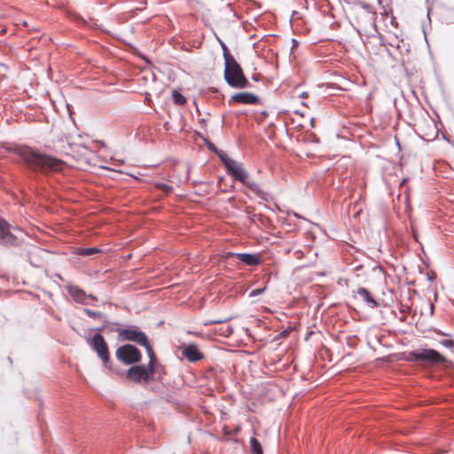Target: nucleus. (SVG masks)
Instances as JSON below:
<instances>
[{
  "label": "nucleus",
  "instance_id": "052dcab7",
  "mask_svg": "<svg viewBox=\"0 0 454 454\" xmlns=\"http://www.w3.org/2000/svg\"><path fill=\"white\" fill-rule=\"evenodd\" d=\"M275 124L273 122H270L268 125V129L274 128Z\"/></svg>",
  "mask_w": 454,
  "mask_h": 454
},
{
  "label": "nucleus",
  "instance_id": "4be33fe9",
  "mask_svg": "<svg viewBox=\"0 0 454 454\" xmlns=\"http://www.w3.org/2000/svg\"><path fill=\"white\" fill-rule=\"evenodd\" d=\"M155 187L159 191L163 192L165 195H168V194H170L174 191L173 186H171V185H169L168 184L162 183V182L155 183Z\"/></svg>",
  "mask_w": 454,
  "mask_h": 454
},
{
  "label": "nucleus",
  "instance_id": "6e6d98bb",
  "mask_svg": "<svg viewBox=\"0 0 454 454\" xmlns=\"http://www.w3.org/2000/svg\"><path fill=\"white\" fill-rule=\"evenodd\" d=\"M306 97H308V92H302V93L300 95V98H306Z\"/></svg>",
  "mask_w": 454,
  "mask_h": 454
},
{
  "label": "nucleus",
  "instance_id": "20e7f679",
  "mask_svg": "<svg viewBox=\"0 0 454 454\" xmlns=\"http://www.w3.org/2000/svg\"><path fill=\"white\" fill-rule=\"evenodd\" d=\"M115 358L124 365L130 366L142 361L141 350L133 343H123L115 350Z\"/></svg>",
  "mask_w": 454,
  "mask_h": 454
},
{
  "label": "nucleus",
  "instance_id": "5701e85b",
  "mask_svg": "<svg viewBox=\"0 0 454 454\" xmlns=\"http://www.w3.org/2000/svg\"><path fill=\"white\" fill-rule=\"evenodd\" d=\"M101 321L102 325L100 326L91 329L92 331H95V333L102 334V333L106 332V329H107L110 325H114L113 323H111V320H109L108 317H106V319H101Z\"/></svg>",
  "mask_w": 454,
  "mask_h": 454
},
{
  "label": "nucleus",
  "instance_id": "864d4df0",
  "mask_svg": "<svg viewBox=\"0 0 454 454\" xmlns=\"http://www.w3.org/2000/svg\"><path fill=\"white\" fill-rule=\"evenodd\" d=\"M101 147H106V143L103 140L98 141Z\"/></svg>",
  "mask_w": 454,
  "mask_h": 454
},
{
  "label": "nucleus",
  "instance_id": "49530a36",
  "mask_svg": "<svg viewBox=\"0 0 454 454\" xmlns=\"http://www.w3.org/2000/svg\"><path fill=\"white\" fill-rule=\"evenodd\" d=\"M383 1H384V0H378V4H379V5H380V6H381V8L386 12V7H385V5H384V4H383Z\"/></svg>",
  "mask_w": 454,
  "mask_h": 454
},
{
  "label": "nucleus",
  "instance_id": "72a5a7b5",
  "mask_svg": "<svg viewBox=\"0 0 454 454\" xmlns=\"http://www.w3.org/2000/svg\"><path fill=\"white\" fill-rule=\"evenodd\" d=\"M223 431L225 436L223 438H221L220 441L226 442V441L231 440L229 438V435L231 434V430H229L226 427H223Z\"/></svg>",
  "mask_w": 454,
  "mask_h": 454
},
{
  "label": "nucleus",
  "instance_id": "a18cd8bd",
  "mask_svg": "<svg viewBox=\"0 0 454 454\" xmlns=\"http://www.w3.org/2000/svg\"><path fill=\"white\" fill-rule=\"evenodd\" d=\"M435 279V277L430 274H427V280L433 282Z\"/></svg>",
  "mask_w": 454,
  "mask_h": 454
},
{
  "label": "nucleus",
  "instance_id": "603ef678",
  "mask_svg": "<svg viewBox=\"0 0 454 454\" xmlns=\"http://www.w3.org/2000/svg\"><path fill=\"white\" fill-rule=\"evenodd\" d=\"M252 80L254 81V82H259L260 79H259V77L256 74H254L252 76Z\"/></svg>",
  "mask_w": 454,
  "mask_h": 454
},
{
  "label": "nucleus",
  "instance_id": "13d9d810",
  "mask_svg": "<svg viewBox=\"0 0 454 454\" xmlns=\"http://www.w3.org/2000/svg\"><path fill=\"white\" fill-rule=\"evenodd\" d=\"M442 139L450 142V140L447 138V137H446V135L444 133L442 134Z\"/></svg>",
  "mask_w": 454,
  "mask_h": 454
},
{
  "label": "nucleus",
  "instance_id": "423d86ee",
  "mask_svg": "<svg viewBox=\"0 0 454 454\" xmlns=\"http://www.w3.org/2000/svg\"><path fill=\"white\" fill-rule=\"evenodd\" d=\"M409 359L414 362H427L434 365H443L448 363L447 358L442 354L430 348L409 352Z\"/></svg>",
  "mask_w": 454,
  "mask_h": 454
},
{
  "label": "nucleus",
  "instance_id": "393cba45",
  "mask_svg": "<svg viewBox=\"0 0 454 454\" xmlns=\"http://www.w3.org/2000/svg\"><path fill=\"white\" fill-rule=\"evenodd\" d=\"M243 211L247 215V216L248 217L249 222L251 223H255V218H256V215L257 214L254 213V208L252 207H245V209Z\"/></svg>",
  "mask_w": 454,
  "mask_h": 454
},
{
  "label": "nucleus",
  "instance_id": "4468645a",
  "mask_svg": "<svg viewBox=\"0 0 454 454\" xmlns=\"http://www.w3.org/2000/svg\"><path fill=\"white\" fill-rule=\"evenodd\" d=\"M356 294L358 295H360L364 301L368 305L370 306L371 308L372 309H376V308H379L380 306V303L379 301H377L372 294V293L369 291V289H367L366 287H364V286H360L357 291H356Z\"/></svg>",
  "mask_w": 454,
  "mask_h": 454
},
{
  "label": "nucleus",
  "instance_id": "2eb2a0df",
  "mask_svg": "<svg viewBox=\"0 0 454 454\" xmlns=\"http://www.w3.org/2000/svg\"><path fill=\"white\" fill-rule=\"evenodd\" d=\"M68 294L76 301H82L83 298H87V294L83 289L75 285H69L66 287Z\"/></svg>",
  "mask_w": 454,
  "mask_h": 454
},
{
  "label": "nucleus",
  "instance_id": "ddd939ff",
  "mask_svg": "<svg viewBox=\"0 0 454 454\" xmlns=\"http://www.w3.org/2000/svg\"><path fill=\"white\" fill-rule=\"evenodd\" d=\"M148 373L150 377V382H162L163 377L167 374V371L165 366L161 364L160 361L153 364L151 369H148Z\"/></svg>",
  "mask_w": 454,
  "mask_h": 454
},
{
  "label": "nucleus",
  "instance_id": "680f3d73",
  "mask_svg": "<svg viewBox=\"0 0 454 454\" xmlns=\"http://www.w3.org/2000/svg\"><path fill=\"white\" fill-rule=\"evenodd\" d=\"M101 168H102L103 169H106V170H114L112 168L106 167V166H102Z\"/></svg>",
  "mask_w": 454,
  "mask_h": 454
},
{
  "label": "nucleus",
  "instance_id": "e2e57ef3",
  "mask_svg": "<svg viewBox=\"0 0 454 454\" xmlns=\"http://www.w3.org/2000/svg\"><path fill=\"white\" fill-rule=\"evenodd\" d=\"M7 361L10 364H12V359L10 356L7 357Z\"/></svg>",
  "mask_w": 454,
  "mask_h": 454
},
{
  "label": "nucleus",
  "instance_id": "ea45409f",
  "mask_svg": "<svg viewBox=\"0 0 454 454\" xmlns=\"http://www.w3.org/2000/svg\"><path fill=\"white\" fill-rule=\"evenodd\" d=\"M427 305L428 306L429 308V311H430V316H432L434 314V305L432 302H430L429 301H427Z\"/></svg>",
  "mask_w": 454,
  "mask_h": 454
},
{
  "label": "nucleus",
  "instance_id": "f03ea898",
  "mask_svg": "<svg viewBox=\"0 0 454 454\" xmlns=\"http://www.w3.org/2000/svg\"><path fill=\"white\" fill-rule=\"evenodd\" d=\"M15 153L25 170L33 178H37L40 174L55 167L57 162L56 158L43 154L30 147H19Z\"/></svg>",
  "mask_w": 454,
  "mask_h": 454
},
{
  "label": "nucleus",
  "instance_id": "bb28decb",
  "mask_svg": "<svg viewBox=\"0 0 454 454\" xmlns=\"http://www.w3.org/2000/svg\"><path fill=\"white\" fill-rule=\"evenodd\" d=\"M358 338L356 335H348L346 337V344L350 348H355L357 345Z\"/></svg>",
  "mask_w": 454,
  "mask_h": 454
},
{
  "label": "nucleus",
  "instance_id": "6ab92c4d",
  "mask_svg": "<svg viewBox=\"0 0 454 454\" xmlns=\"http://www.w3.org/2000/svg\"><path fill=\"white\" fill-rule=\"evenodd\" d=\"M101 252L98 247H76L74 254L80 256H91Z\"/></svg>",
  "mask_w": 454,
  "mask_h": 454
},
{
  "label": "nucleus",
  "instance_id": "f3484780",
  "mask_svg": "<svg viewBox=\"0 0 454 454\" xmlns=\"http://www.w3.org/2000/svg\"><path fill=\"white\" fill-rule=\"evenodd\" d=\"M249 454H264L261 442L254 436L249 439Z\"/></svg>",
  "mask_w": 454,
  "mask_h": 454
},
{
  "label": "nucleus",
  "instance_id": "c756f323",
  "mask_svg": "<svg viewBox=\"0 0 454 454\" xmlns=\"http://www.w3.org/2000/svg\"><path fill=\"white\" fill-rule=\"evenodd\" d=\"M214 35H215V40L219 43V45L223 51V53L230 51L227 44L217 35V34L215 32H214Z\"/></svg>",
  "mask_w": 454,
  "mask_h": 454
},
{
  "label": "nucleus",
  "instance_id": "f257e3e1",
  "mask_svg": "<svg viewBox=\"0 0 454 454\" xmlns=\"http://www.w3.org/2000/svg\"><path fill=\"white\" fill-rule=\"evenodd\" d=\"M203 143L211 153H215L219 158L222 164L224 166L227 174L234 182L240 183L263 201L268 202L272 200V196L270 193L264 192L261 189L258 184L250 179L249 173L245 169L241 162L231 158L224 151L219 149L207 137L203 140Z\"/></svg>",
  "mask_w": 454,
  "mask_h": 454
},
{
  "label": "nucleus",
  "instance_id": "7ed1b4c3",
  "mask_svg": "<svg viewBox=\"0 0 454 454\" xmlns=\"http://www.w3.org/2000/svg\"><path fill=\"white\" fill-rule=\"evenodd\" d=\"M87 344L97 354L102 361L104 367L111 372L119 373L114 368L113 361L110 356L109 346L101 333H94L91 336H84Z\"/></svg>",
  "mask_w": 454,
  "mask_h": 454
},
{
  "label": "nucleus",
  "instance_id": "a211bd4d",
  "mask_svg": "<svg viewBox=\"0 0 454 454\" xmlns=\"http://www.w3.org/2000/svg\"><path fill=\"white\" fill-rule=\"evenodd\" d=\"M223 58L224 60V70H228L230 68L241 67V65L236 60L234 56L231 53L230 51L223 53Z\"/></svg>",
  "mask_w": 454,
  "mask_h": 454
},
{
  "label": "nucleus",
  "instance_id": "0eeeda50",
  "mask_svg": "<svg viewBox=\"0 0 454 454\" xmlns=\"http://www.w3.org/2000/svg\"><path fill=\"white\" fill-rule=\"evenodd\" d=\"M12 230H20V228L12 225L0 215V247L4 248L20 247V239L12 233Z\"/></svg>",
  "mask_w": 454,
  "mask_h": 454
},
{
  "label": "nucleus",
  "instance_id": "69168bd1",
  "mask_svg": "<svg viewBox=\"0 0 454 454\" xmlns=\"http://www.w3.org/2000/svg\"><path fill=\"white\" fill-rule=\"evenodd\" d=\"M223 180V177H220V178L218 179L217 184L219 185Z\"/></svg>",
  "mask_w": 454,
  "mask_h": 454
},
{
  "label": "nucleus",
  "instance_id": "39448f33",
  "mask_svg": "<svg viewBox=\"0 0 454 454\" xmlns=\"http://www.w3.org/2000/svg\"><path fill=\"white\" fill-rule=\"evenodd\" d=\"M119 341L133 342L139 346H145L150 340L148 335L137 325H124L117 336Z\"/></svg>",
  "mask_w": 454,
  "mask_h": 454
},
{
  "label": "nucleus",
  "instance_id": "0e129e2a",
  "mask_svg": "<svg viewBox=\"0 0 454 454\" xmlns=\"http://www.w3.org/2000/svg\"><path fill=\"white\" fill-rule=\"evenodd\" d=\"M297 14H298V12L294 11V12H293V13H292V18H293V17H294V16H296Z\"/></svg>",
  "mask_w": 454,
  "mask_h": 454
},
{
  "label": "nucleus",
  "instance_id": "b1692460",
  "mask_svg": "<svg viewBox=\"0 0 454 454\" xmlns=\"http://www.w3.org/2000/svg\"><path fill=\"white\" fill-rule=\"evenodd\" d=\"M111 323H113L114 325H110L109 327L106 329V332L108 333H117L119 334L123 325L117 321H111Z\"/></svg>",
  "mask_w": 454,
  "mask_h": 454
},
{
  "label": "nucleus",
  "instance_id": "1a4fd4ad",
  "mask_svg": "<svg viewBox=\"0 0 454 454\" xmlns=\"http://www.w3.org/2000/svg\"><path fill=\"white\" fill-rule=\"evenodd\" d=\"M116 371L119 372L118 374H124L128 380L136 384L145 385L151 383L148 368L141 362L130 365L126 371Z\"/></svg>",
  "mask_w": 454,
  "mask_h": 454
},
{
  "label": "nucleus",
  "instance_id": "dca6fc26",
  "mask_svg": "<svg viewBox=\"0 0 454 454\" xmlns=\"http://www.w3.org/2000/svg\"><path fill=\"white\" fill-rule=\"evenodd\" d=\"M143 348H145V351H146V354H147V356L149 358V362L147 364H145V366L148 368V369H151L152 367V364H155L157 362L160 361L159 357L157 356L155 351H154V348H153V344L149 341H147L145 343V346H142Z\"/></svg>",
  "mask_w": 454,
  "mask_h": 454
},
{
  "label": "nucleus",
  "instance_id": "a19ab883",
  "mask_svg": "<svg viewBox=\"0 0 454 454\" xmlns=\"http://www.w3.org/2000/svg\"><path fill=\"white\" fill-rule=\"evenodd\" d=\"M228 320H229V319H224V320H215V321L211 322V324H221V323L226 322V321H228ZM205 325H210V323H209V324H205Z\"/></svg>",
  "mask_w": 454,
  "mask_h": 454
},
{
  "label": "nucleus",
  "instance_id": "37998d69",
  "mask_svg": "<svg viewBox=\"0 0 454 454\" xmlns=\"http://www.w3.org/2000/svg\"><path fill=\"white\" fill-rule=\"evenodd\" d=\"M87 298L90 299L91 301H98V297L93 295V294H87Z\"/></svg>",
  "mask_w": 454,
  "mask_h": 454
},
{
  "label": "nucleus",
  "instance_id": "f8f14e48",
  "mask_svg": "<svg viewBox=\"0 0 454 454\" xmlns=\"http://www.w3.org/2000/svg\"><path fill=\"white\" fill-rule=\"evenodd\" d=\"M228 257H234L247 266H256L262 262L259 254L229 252Z\"/></svg>",
  "mask_w": 454,
  "mask_h": 454
},
{
  "label": "nucleus",
  "instance_id": "a878e982",
  "mask_svg": "<svg viewBox=\"0 0 454 454\" xmlns=\"http://www.w3.org/2000/svg\"><path fill=\"white\" fill-rule=\"evenodd\" d=\"M291 331V327L285 328L278 335L274 337L273 341H278L280 340L286 339L289 336Z\"/></svg>",
  "mask_w": 454,
  "mask_h": 454
},
{
  "label": "nucleus",
  "instance_id": "c03bdc74",
  "mask_svg": "<svg viewBox=\"0 0 454 454\" xmlns=\"http://www.w3.org/2000/svg\"><path fill=\"white\" fill-rule=\"evenodd\" d=\"M79 303H81L82 305H89L90 304V302L88 301V298H83L82 301H80Z\"/></svg>",
  "mask_w": 454,
  "mask_h": 454
},
{
  "label": "nucleus",
  "instance_id": "f704fd0d",
  "mask_svg": "<svg viewBox=\"0 0 454 454\" xmlns=\"http://www.w3.org/2000/svg\"><path fill=\"white\" fill-rule=\"evenodd\" d=\"M361 7L368 12H372V6L365 2L360 1Z\"/></svg>",
  "mask_w": 454,
  "mask_h": 454
},
{
  "label": "nucleus",
  "instance_id": "9d476101",
  "mask_svg": "<svg viewBox=\"0 0 454 454\" xmlns=\"http://www.w3.org/2000/svg\"><path fill=\"white\" fill-rule=\"evenodd\" d=\"M229 105L241 104L247 106H258L261 104V98L256 94L250 91H239L231 95L228 100Z\"/></svg>",
  "mask_w": 454,
  "mask_h": 454
},
{
  "label": "nucleus",
  "instance_id": "e433bc0d",
  "mask_svg": "<svg viewBox=\"0 0 454 454\" xmlns=\"http://www.w3.org/2000/svg\"><path fill=\"white\" fill-rule=\"evenodd\" d=\"M291 42H292L291 51H293L296 47L299 46L300 43L295 38H292Z\"/></svg>",
  "mask_w": 454,
  "mask_h": 454
},
{
  "label": "nucleus",
  "instance_id": "7c9ffc66",
  "mask_svg": "<svg viewBox=\"0 0 454 454\" xmlns=\"http://www.w3.org/2000/svg\"><path fill=\"white\" fill-rule=\"evenodd\" d=\"M440 343L447 348H454V340L452 339H443Z\"/></svg>",
  "mask_w": 454,
  "mask_h": 454
},
{
  "label": "nucleus",
  "instance_id": "5fc2aeb1",
  "mask_svg": "<svg viewBox=\"0 0 454 454\" xmlns=\"http://www.w3.org/2000/svg\"><path fill=\"white\" fill-rule=\"evenodd\" d=\"M243 193H244V194H245L248 199L252 200V197H251V195L248 193V192H247V191H243Z\"/></svg>",
  "mask_w": 454,
  "mask_h": 454
},
{
  "label": "nucleus",
  "instance_id": "09e8293b",
  "mask_svg": "<svg viewBox=\"0 0 454 454\" xmlns=\"http://www.w3.org/2000/svg\"><path fill=\"white\" fill-rule=\"evenodd\" d=\"M231 441L235 443H241V439H239V438H233V439H231Z\"/></svg>",
  "mask_w": 454,
  "mask_h": 454
},
{
  "label": "nucleus",
  "instance_id": "4c0bfd02",
  "mask_svg": "<svg viewBox=\"0 0 454 454\" xmlns=\"http://www.w3.org/2000/svg\"><path fill=\"white\" fill-rule=\"evenodd\" d=\"M194 136L200 139H201L202 141L206 138V137L200 131L198 130H194Z\"/></svg>",
  "mask_w": 454,
  "mask_h": 454
},
{
  "label": "nucleus",
  "instance_id": "de8ad7c7",
  "mask_svg": "<svg viewBox=\"0 0 454 454\" xmlns=\"http://www.w3.org/2000/svg\"><path fill=\"white\" fill-rule=\"evenodd\" d=\"M227 6H228V7H230V8L231 9V11L233 12V14H234V16H235V17L239 18V17L237 15L236 12L233 10L231 4H227Z\"/></svg>",
  "mask_w": 454,
  "mask_h": 454
},
{
  "label": "nucleus",
  "instance_id": "412c9836",
  "mask_svg": "<svg viewBox=\"0 0 454 454\" xmlns=\"http://www.w3.org/2000/svg\"><path fill=\"white\" fill-rule=\"evenodd\" d=\"M82 311L91 318H99L101 320L106 319V317H107L106 314L90 309L84 308L82 309Z\"/></svg>",
  "mask_w": 454,
  "mask_h": 454
},
{
  "label": "nucleus",
  "instance_id": "c9c22d12",
  "mask_svg": "<svg viewBox=\"0 0 454 454\" xmlns=\"http://www.w3.org/2000/svg\"><path fill=\"white\" fill-rule=\"evenodd\" d=\"M208 120L206 118L199 119V124L201 129H206Z\"/></svg>",
  "mask_w": 454,
  "mask_h": 454
},
{
  "label": "nucleus",
  "instance_id": "58836bf2",
  "mask_svg": "<svg viewBox=\"0 0 454 454\" xmlns=\"http://www.w3.org/2000/svg\"><path fill=\"white\" fill-rule=\"evenodd\" d=\"M315 333L313 330H309L306 333L304 340L307 341L310 339V337Z\"/></svg>",
  "mask_w": 454,
  "mask_h": 454
},
{
  "label": "nucleus",
  "instance_id": "aec40b11",
  "mask_svg": "<svg viewBox=\"0 0 454 454\" xmlns=\"http://www.w3.org/2000/svg\"><path fill=\"white\" fill-rule=\"evenodd\" d=\"M171 95H172L173 102L176 106H184L186 104L187 98L181 92L180 89L173 90Z\"/></svg>",
  "mask_w": 454,
  "mask_h": 454
},
{
  "label": "nucleus",
  "instance_id": "473e14b6",
  "mask_svg": "<svg viewBox=\"0 0 454 454\" xmlns=\"http://www.w3.org/2000/svg\"><path fill=\"white\" fill-rule=\"evenodd\" d=\"M73 19H74V21H76L77 23H79L82 26H86L87 25V20L82 16H81L80 14H74L73 16Z\"/></svg>",
  "mask_w": 454,
  "mask_h": 454
},
{
  "label": "nucleus",
  "instance_id": "bf43d9fd",
  "mask_svg": "<svg viewBox=\"0 0 454 454\" xmlns=\"http://www.w3.org/2000/svg\"><path fill=\"white\" fill-rule=\"evenodd\" d=\"M395 143H396V145L398 146V148L401 149L400 142L396 137H395Z\"/></svg>",
  "mask_w": 454,
  "mask_h": 454
},
{
  "label": "nucleus",
  "instance_id": "2f4dec72",
  "mask_svg": "<svg viewBox=\"0 0 454 454\" xmlns=\"http://www.w3.org/2000/svg\"><path fill=\"white\" fill-rule=\"evenodd\" d=\"M305 139L307 142H309V143H314V144L319 143V138L314 133H311V132L306 136Z\"/></svg>",
  "mask_w": 454,
  "mask_h": 454
},
{
  "label": "nucleus",
  "instance_id": "3c124183",
  "mask_svg": "<svg viewBox=\"0 0 454 454\" xmlns=\"http://www.w3.org/2000/svg\"><path fill=\"white\" fill-rule=\"evenodd\" d=\"M390 23H391V25H392V26H395V23H396V21H395V17L392 16L391 20H390Z\"/></svg>",
  "mask_w": 454,
  "mask_h": 454
},
{
  "label": "nucleus",
  "instance_id": "c85d7f7f",
  "mask_svg": "<svg viewBox=\"0 0 454 454\" xmlns=\"http://www.w3.org/2000/svg\"><path fill=\"white\" fill-rule=\"evenodd\" d=\"M266 289H267L266 285L263 287L254 288L250 292L249 297L252 298V297L259 296V295L262 294L266 291Z\"/></svg>",
  "mask_w": 454,
  "mask_h": 454
},
{
  "label": "nucleus",
  "instance_id": "338daca9",
  "mask_svg": "<svg viewBox=\"0 0 454 454\" xmlns=\"http://www.w3.org/2000/svg\"><path fill=\"white\" fill-rule=\"evenodd\" d=\"M439 333H440L441 335L449 336V334H448V333H444L443 332H441V331L439 332Z\"/></svg>",
  "mask_w": 454,
  "mask_h": 454
},
{
  "label": "nucleus",
  "instance_id": "4d7b16f0",
  "mask_svg": "<svg viewBox=\"0 0 454 454\" xmlns=\"http://www.w3.org/2000/svg\"><path fill=\"white\" fill-rule=\"evenodd\" d=\"M234 200H235V197H234V196H232V197L229 198L228 202H229L230 204H231Z\"/></svg>",
  "mask_w": 454,
  "mask_h": 454
},
{
  "label": "nucleus",
  "instance_id": "774afa93",
  "mask_svg": "<svg viewBox=\"0 0 454 454\" xmlns=\"http://www.w3.org/2000/svg\"><path fill=\"white\" fill-rule=\"evenodd\" d=\"M221 192L226 193V192H228V190L227 189H222Z\"/></svg>",
  "mask_w": 454,
  "mask_h": 454
},
{
  "label": "nucleus",
  "instance_id": "6e6552de",
  "mask_svg": "<svg viewBox=\"0 0 454 454\" xmlns=\"http://www.w3.org/2000/svg\"><path fill=\"white\" fill-rule=\"evenodd\" d=\"M223 80L232 89L242 90L252 87L244 74L242 67L223 70Z\"/></svg>",
  "mask_w": 454,
  "mask_h": 454
},
{
  "label": "nucleus",
  "instance_id": "8fccbe9b",
  "mask_svg": "<svg viewBox=\"0 0 454 454\" xmlns=\"http://www.w3.org/2000/svg\"><path fill=\"white\" fill-rule=\"evenodd\" d=\"M193 103H194V105H195V106H196V112H197L199 114H200L201 113H200V108H199V106H198V105H197L196 100H194V101H193Z\"/></svg>",
  "mask_w": 454,
  "mask_h": 454
},
{
  "label": "nucleus",
  "instance_id": "cd10ccee",
  "mask_svg": "<svg viewBox=\"0 0 454 454\" xmlns=\"http://www.w3.org/2000/svg\"><path fill=\"white\" fill-rule=\"evenodd\" d=\"M256 222H259L261 224L264 226H268L270 223V218L262 214L256 215L255 223Z\"/></svg>",
  "mask_w": 454,
  "mask_h": 454
},
{
  "label": "nucleus",
  "instance_id": "9b49d317",
  "mask_svg": "<svg viewBox=\"0 0 454 454\" xmlns=\"http://www.w3.org/2000/svg\"><path fill=\"white\" fill-rule=\"evenodd\" d=\"M179 349L183 356L190 363H197L205 357L199 346L194 342L182 343L179 346Z\"/></svg>",
  "mask_w": 454,
  "mask_h": 454
},
{
  "label": "nucleus",
  "instance_id": "79ce46f5",
  "mask_svg": "<svg viewBox=\"0 0 454 454\" xmlns=\"http://www.w3.org/2000/svg\"><path fill=\"white\" fill-rule=\"evenodd\" d=\"M240 432V427H237L233 430H231V434H238Z\"/></svg>",
  "mask_w": 454,
  "mask_h": 454
}]
</instances>
